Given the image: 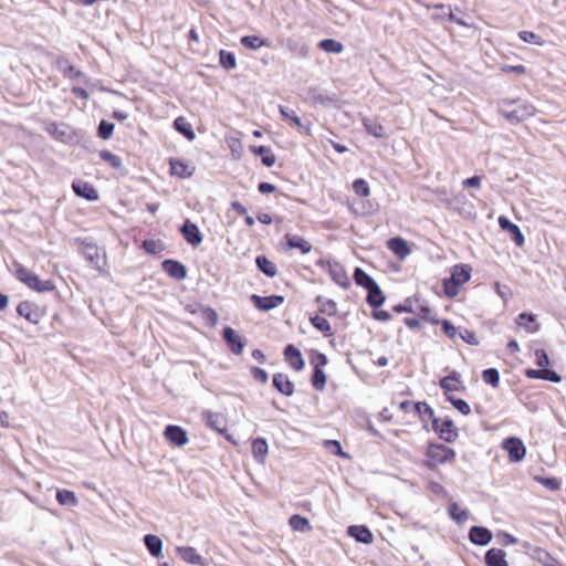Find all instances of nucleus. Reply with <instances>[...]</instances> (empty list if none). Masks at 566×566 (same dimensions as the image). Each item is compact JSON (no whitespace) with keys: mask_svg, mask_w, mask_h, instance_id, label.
Masks as SVG:
<instances>
[{"mask_svg":"<svg viewBox=\"0 0 566 566\" xmlns=\"http://www.w3.org/2000/svg\"><path fill=\"white\" fill-rule=\"evenodd\" d=\"M457 458L454 449L439 442H428L421 465L430 471H437L440 465L453 463Z\"/></svg>","mask_w":566,"mask_h":566,"instance_id":"f257e3e1","label":"nucleus"},{"mask_svg":"<svg viewBox=\"0 0 566 566\" xmlns=\"http://www.w3.org/2000/svg\"><path fill=\"white\" fill-rule=\"evenodd\" d=\"M472 273V268L469 264L460 263L455 264L451 268V276L444 279L442 282L444 294L453 298L455 297L462 286L470 281Z\"/></svg>","mask_w":566,"mask_h":566,"instance_id":"f03ea898","label":"nucleus"},{"mask_svg":"<svg viewBox=\"0 0 566 566\" xmlns=\"http://www.w3.org/2000/svg\"><path fill=\"white\" fill-rule=\"evenodd\" d=\"M13 266L15 279L28 286L30 290L39 293L52 292L55 290V284L53 281L41 280L35 273L25 268L23 264L14 262Z\"/></svg>","mask_w":566,"mask_h":566,"instance_id":"7ed1b4c3","label":"nucleus"},{"mask_svg":"<svg viewBox=\"0 0 566 566\" xmlns=\"http://www.w3.org/2000/svg\"><path fill=\"white\" fill-rule=\"evenodd\" d=\"M535 113V108L533 105L512 101L504 103L501 114L511 123H520L530 117H532Z\"/></svg>","mask_w":566,"mask_h":566,"instance_id":"20e7f679","label":"nucleus"},{"mask_svg":"<svg viewBox=\"0 0 566 566\" xmlns=\"http://www.w3.org/2000/svg\"><path fill=\"white\" fill-rule=\"evenodd\" d=\"M430 428L441 440L448 443L454 442L459 437L458 428L453 420L448 417L434 419V423Z\"/></svg>","mask_w":566,"mask_h":566,"instance_id":"39448f33","label":"nucleus"},{"mask_svg":"<svg viewBox=\"0 0 566 566\" xmlns=\"http://www.w3.org/2000/svg\"><path fill=\"white\" fill-rule=\"evenodd\" d=\"M282 250L284 252L297 250L301 254H308L313 250V244L302 235L287 232L282 242Z\"/></svg>","mask_w":566,"mask_h":566,"instance_id":"423d86ee","label":"nucleus"},{"mask_svg":"<svg viewBox=\"0 0 566 566\" xmlns=\"http://www.w3.org/2000/svg\"><path fill=\"white\" fill-rule=\"evenodd\" d=\"M502 448L507 452L511 462H520L526 454V448L522 440L515 437L505 439Z\"/></svg>","mask_w":566,"mask_h":566,"instance_id":"0eeeda50","label":"nucleus"},{"mask_svg":"<svg viewBox=\"0 0 566 566\" xmlns=\"http://www.w3.org/2000/svg\"><path fill=\"white\" fill-rule=\"evenodd\" d=\"M169 174L170 176L180 178V179H187L190 178L196 170V167L191 165L190 163L179 159V158H169Z\"/></svg>","mask_w":566,"mask_h":566,"instance_id":"6e6552de","label":"nucleus"},{"mask_svg":"<svg viewBox=\"0 0 566 566\" xmlns=\"http://www.w3.org/2000/svg\"><path fill=\"white\" fill-rule=\"evenodd\" d=\"M439 385L443 390L446 399L454 391H463L464 385L461 380V376L457 370H452L448 376L440 379Z\"/></svg>","mask_w":566,"mask_h":566,"instance_id":"1a4fd4ad","label":"nucleus"},{"mask_svg":"<svg viewBox=\"0 0 566 566\" xmlns=\"http://www.w3.org/2000/svg\"><path fill=\"white\" fill-rule=\"evenodd\" d=\"M283 356L285 363L292 368L294 371H301L305 367V360L302 356L301 350L295 347L293 344H289L285 346L283 350Z\"/></svg>","mask_w":566,"mask_h":566,"instance_id":"9d476101","label":"nucleus"},{"mask_svg":"<svg viewBox=\"0 0 566 566\" xmlns=\"http://www.w3.org/2000/svg\"><path fill=\"white\" fill-rule=\"evenodd\" d=\"M279 112L283 119L287 120L289 124L293 127H296L298 132L306 136H312V125L303 124L301 118L296 115V113L293 109H289L284 106H279Z\"/></svg>","mask_w":566,"mask_h":566,"instance_id":"9b49d317","label":"nucleus"},{"mask_svg":"<svg viewBox=\"0 0 566 566\" xmlns=\"http://www.w3.org/2000/svg\"><path fill=\"white\" fill-rule=\"evenodd\" d=\"M250 300L259 311L264 312L279 307L284 303V296L282 295L260 296L252 294Z\"/></svg>","mask_w":566,"mask_h":566,"instance_id":"f8f14e48","label":"nucleus"},{"mask_svg":"<svg viewBox=\"0 0 566 566\" xmlns=\"http://www.w3.org/2000/svg\"><path fill=\"white\" fill-rule=\"evenodd\" d=\"M386 245L388 250L400 261L405 260L411 253V248L408 241L401 237L389 239Z\"/></svg>","mask_w":566,"mask_h":566,"instance_id":"ddd939ff","label":"nucleus"},{"mask_svg":"<svg viewBox=\"0 0 566 566\" xmlns=\"http://www.w3.org/2000/svg\"><path fill=\"white\" fill-rule=\"evenodd\" d=\"M328 273L332 280L343 289L350 286V280L347 275L345 268L339 262H327Z\"/></svg>","mask_w":566,"mask_h":566,"instance_id":"4468645a","label":"nucleus"},{"mask_svg":"<svg viewBox=\"0 0 566 566\" xmlns=\"http://www.w3.org/2000/svg\"><path fill=\"white\" fill-rule=\"evenodd\" d=\"M164 437L167 441L177 447H182L189 441L187 431L176 424H168L165 428Z\"/></svg>","mask_w":566,"mask_h":566,"instance_id":"2eb2a0df","label":"nucleus"},{"mask_svg":"<svg viewBox=\"0 0 566 566\" xmlns=\"http://www.w3.org/2000/svg\"><path fill=\"white\" fill-rule=\"evenodd\" d=\"M72 189L76 196L88 201H97L99 199L98 191L91 182L84 180H75L72 184Z\"/></svg>","mask_w":566,"mask_h":566,"instance_id":"dca6fc26","label":"nucleus"},{"mask_svg":"<svg viewBox=\"0 0 566 566\" xmlns=\"http://www.w3.org/2000/svg\"><path fill=\"white\" fill-rule=\"evenodd\" d=\"M413 410L418 415L424 429H429L434 423V419H438L432 407L426 401H418L413 403Z\"/></svg>","mask_w":566,"mask_h":566,"instance_id":"f3484780","label":"nucleus"},{"mask_svg":"<svg viewBox=\"0 0 566 566\" xmlns=\"http://www.w3.org/2000/svg\"><path fill=\"white\" fill-rule=\"evenodd\" d=\"M223 339L226 340L232 354H242L245 346V342L233 328L226 327L223 329Z\"/></svg>","mask_w":566,"mask_h":566,"instance_id":"a211bd4d","label":"nucleus"},{"mask_svg":"<svg viewBox=\"0 0 566 566\" xmlns=\"http://www.w3.org/2000/svg\"><path fill=\"white\" fill-rule=\"evenodd\" d=\"M499 226L502 230L506 231L510 234L512 241L517 247L524 245V243H525L524 235L521 232L520 228L515 223L511 222L506 217L501 216V217H499Z\"/></svg>","mask_w":566,"mask_h":566,"instance_id":"6ab92c4d","label":"nucleus"},{"mask_svg":"<svg viewBox=\"0 0 566 566\" xmlns=\"http://www.w3.org/2000/svg\"><path fill=\"white\" fill-rule=\"evenodd\" d=\"M180 232L184 239L193 247H197L202 242V234L198 226L188 219L182 224Z\"/></svg>","mask_w":566,"mask_h":566,"instance_id":"aec40b11","label":"nucleus"},{"mask_svg":"<svg viewBox=\"0 0 566 566\" xmlns=\"http://www.w3.org/2000/svg\"><path fill=\"white\" fill-rule=\"evenodd\" d=\"M17 312L20 316L33 324L39 323L41 318L39 307L29 301L20 302L17 306Z\"/></svg>","mask_w":566,"mask_h":566,"instance_id":"412c9836","label":"nucleus"},{"mask_svg":"<svg viewBox=\"0 0 566 566\" xmlns=\"http://www.w3.org/2000/svg\"><path fill=\"white\" fill-rule=\"evenodd\" d=\"M161 268L172 279L184 280L187 276V269L179 261L171 259L165 260L161 263Z\"/></svg>","mask_w":566,"mask_h":566,"instance_id":"4be33fe9","label":"nucleus"},{"mask_svg":"<svg viewBox=\"0 0 566 566\" xmlns=\"http://www.w3.org/2000/svg\"><path fill=\"white\" fill-rule=\"evenodd\" d=\"M273 386L275 389L284 396H292L295 391L294 384L291 381L289 376L283 373H276L273 375Z\"/></svg>","mask_w":566,"mask_h":566,"instance_id":"5701e85b","label":"nucleus"},{"mask_svg":"<svg viewBox=\"0 0 566 566\" xmlns=\"http://www.w3.org/2000/svg\"><path fill=\"white\" fill-rule=\"evenodd\" d=\"M469 538L473 544L486 545L492 539V533L482 526H472L469 532Z\"/></svg>","mask_w":566,"mask_h":566,"instance_id":"b1692460","label":"nucleus"},{"mask_svg":"<svg viewBox=\"0 0 566 566\" xmlns=\"http://www.w3.org/2000/svg\"><path fill=\"white\" fill-rule=\"evenodd\" d=\"M486 566H509L506 554L501 548H491L485 554Z\"/></svg>","mask_w":566,"mask_h":566,"instance_id":"393cba45","label":"nucleus"},{"mask_svg":"<svg viewBox=\"0 0 566 566\" xmlns=\"http://www.w3.org/2000/svg\"><path fill=\"white\" fill-rule=\"evenodd\" d=\"M251 151L261 157V161L266 167H272L275 161L276 157L273 154L272 149L268 146H251Z\"/></svg>","mask_w":566,"mask_h":566,"instance_id":"a878e982","label":"nucleus"},{"mask_svg":"<svg viewBox=\"0 0 566 566\" xmlns=\"http://www.w3.org/2000/svg\"><path fill=\"white\" fill-rule=\"evenodd\" d=\"M363 125L366 132L376 138H385L387 136L385 127L376 118H364Z\"/></svg>","mask_w":566,"mask_h":566,"instance_id":"bb28decb","label":"nucleus"},{"mask_svg":"<svg viewBox=\"0 0 566 566\" xmlns=\"http://www.w3.org/2000/svg\"><path fill=\"white\" fill-rule=\"evenodd\" d=\"M525 375L531 379H544L557 382L560 380V377L553 370L547 368L541 369H527Z\"/></svg>","mask_w":566,"mask_h":566,"instance_id":"cd10ccee","label":"nucleus"},{"mask_svg":"<svg viewBox=\"0 0 566 566\" xmlns=\"http://www.w3.org/2000/svg\"><path fill=\"white\" fill-rule=\"evenodd\" d=\"M348 533L350 536L364 544H370L374 539L373 533L364 525L350 526Z\"/></svg>","mask_w":566,"mask_h":566,"instance_id":"c85d7f7f","label":"nucleus"},{"mask_svg":"<svg viewBox=\"0 0 566 566\" xmlns=\"http://www.w3.org/2000/svg\"><path fill=\"white\" fill-rule=\"evenodd\" d=\"M311 324L319 331L325 337L334 336V331L331 323L321 315H314L310 317Z\"/></svg>","mask_w":566,"mask_h":566,"instance_id":"c756f323","label":"nucleus"},{"mask_svg":"<svg viewBox=\"0 0 566 566\" xmlns=\"http://www.w3.org/2000/svg\"><path fill=\"white\" fill-rule=\"evenodd\" d=\"M315 302L318 306V312L328 316H334L337 313V304L334 300L325 298L322 295H317Z\"/></svg>","mask_w":566,"mask_h":566,"instance_id":"7c9ffc66","label":"nucleus"},{"mask_svg":"<svg viewBox=\"0 0 566 566\" xmlns=\"http://www.w3.org/2000/svg\"><path fill=\"white\" fill-rule=\"evenodd\" d=\"M174 128L178 133L182 134L188 140H193L196 137L191 124L184 116H179L174 120Z\"/></svg>","mask_w":566,"mask_h":566,"instance_id":"2f4dec72","label":"nucleus"},{"mask_svg":"<svg viewBox=\"0 0 566 566\" xmlns=\"http://www.w3.org/2000/svg\"><path fill=\"white\" fill-rule=\"evenodd\" d=\"M148 552L154 557H160L163 554V542L157 535L148 534L144 538Z\"/></svg>","mask_w":566,"mask_h":566,"instance_id":"473e14b6","label":"nucleus"},{"mask_svg":"<svg viewBox=\"0 0 566 566\" xmlns=\"http://www.w3.org/2000/svg\"><path fill=\"white\" fill-rule=\"evenodd\" d=\"M255 263L261 272L269 277H274L277 274L276 265L265 255L256 256Z\"/></svg>","mask_w":566,"mask_h":566,"instance_id":"72a5a7b5","label":"nucleus"},{"mask_svg":"<svg viewBox=\"0 0 566 566\" xmlns=\"http://www.w3.org/2000/svg\"><path fill=\"white\" fill-rule=\"evenodd\" d=\"M241 44L249 50H258L261 46H269L270 42L259 35H245L240 40Z\"/></svg>","mask_w":566,"mask_h":566,"instance_id":"f704fd0d","label":"nucleus"},{"mask_svg":"<svg viewBox=\"0 0 566 566\" xmlns=\"http://www.w3.org/2000/svg\"><path fill=\"white\" fill-rule=\"evenodd\" d=\"M367 292V303L371 307L377 308L385 302V296L377 283L368 289Z\"/></svg>","mask_w":566,"mask_h":566,"instance_id":"c9c22d12","label":"nucleus"},{"mask_svg":"<svg viewBox=\"0 0 566 566\" xmlns=\"http://www.w3.org/2000/svg\"><path fill=\"white\" fill-rule=\"evenodd\" d=\"M289 525L296 532H310L312 530L310 521L298 514H294L289 518Z\"/></svg>","mask_w":566,"mask_h":566,"instance_id":"e433bc0d","label":"nucleus"},{"mask_svg":"<svg viewBox=\"0 0 566 566\" xmlns=\"http://www.w3.org/2000/svg\"><path fill=\"white\" fill-rule=\"evenodd\" d=\"M354 280L357 285L363 286L366 290L376 284L375 280L360 268L355 269Z\"/></svg>","mask_w":566,"mask_h":566,"instance_id":"4c0bfd02","label":"nucleus"},{"mask_svg":"<svg viewBox=\"0 0 566 566\" xmlns=\"http://www.w3.org/2000/svg\"><path fill=\"white\" fill-rule=\"evenodd\" d=\"M56 501L60 505L76 506L78 500L73 491L70 490H57Z\"/></svg>","mask_w":566,"mask_h":566,"instance_id":"58836bf2","label":"nucleus"},{"mask_svg":"<svg viewBox=\"0 0 566 566\" xmlns=\"http://www.w3.org/2000/svg\"><path fill=\"white\" fill-rule=\"evenodd\" d=\"M268 442L263 438H256L252 442V453L255 459L263 461L268 454Z\"/></svg>","mask_w":566,"mask_h":566,"instance_id":"ea45409f","label":"nucleus"},{"mask_svg":"<svg viewBox=\"0 0 566 566\" xmlns=\"http://www.w3.org/2000/svg\"><path fill=\"white\" fill-rule=\"evenodd\" d=\"M311 384L312 386L318 390L322 391L325 388L326 385V375L323 370V368L314 367L312 377H311Z\"/></svg>","mask_w":566,"mask_h":566,"instance_id":"a19ab883","label":"nucleus"},{"mask_svg":"<svg viewBox=\"0 0 566 566\" xmlns=\"http://www.w3.org/2000/svg\"><path fill=\"white\" fill-rule=\"evenodd\" d=\"M179 556L187 563L198 564L201 559V556L197 554L196 549L190 546L178 547Z\"/></svg>","mask_w":566,"mask_h":566,"instance_id":"79ce46f5","label":"nucleus"},{"mask_svg":"<svg viewBox=\"0 0 566 566\" xmlns=\"http://www.w3.org/2000/svg\"><path fill=\"white\" fill-rule=\"evenodd\" d=\"M45 130L57 140H64L67 137V133L64 129L63 125L57 124L55 122L48 123L45 126Z\"/></svg>","mask_w":566,"mask_h":566,"instance_id":"37998d69","label":"nucleus"},{"mask_svg":"<svg viewBox=\"0 0 566 566\" xmlns=\"http://www.w3.org/2000/svg\"><path fill=\"white\" fill-rule=\"evenodd\" d=\"M317 46L328 53H340L344 49L343 44L334 39H324Z\"/></svg>","mask_w":566,"mask_h":566,"instance_id":"c03bdc74","label":"nucleus"},{"mask_svg":"<svg viewBox=\"0 0 566 566\" xmlns=\"http://www.w3.org/2000/svg\"><path fill=\"white\" fill-rule=\"evenodd\" d=\"M99 157L103 161L108 164L112 168L118 169L122 167V158L115 154H113L111 150L103 149L99 151Z\"/></svg>","mask_w":566,"mask_h":566,"instance_id":"a18cd8bd","label":"nucleus"},{"mask_svg":"<svg viewBox=\"0 0 566 566\" xmlns=\"http://www.w3.org/2000/svg\"><path fill=\"white\" fill-rule=\"evenodd\" d=\"M219 62L226 70H232L237 66V59L232 52L221 50L219 52Z\"/></svg>","mask_w":566,"mask_h":566,"instance_id":"49530a36","label":"nucleus"},{"mask_svg":"<svg viewBox=\"0 0 566 566\" xmlns=\"http://www.w3.org/2000/svg\"><path fill=\"white\" fill-rule=\"evenodd\" d=\"M518 326L524 327L527 332L534 333L537 331L535 325V316L532 314L522 313L517 317Z\"/></svg>","mask_w":566,"mask_h":566,"instance_id":"de8ad7c7","label":"nucleus"},{"mask_svg":"<svg viewBox=\"0 0 566 566\" xmlns=\"http://www.w3.org/2000/svg\"><path fill=\"white\" fill-rule=\"evenodd\" d=\"M482 379L485 384L491 385L493 388H497L500 385V374L495 368H488L482 371Z\"/></svg>","mask_w":566,"mask_h":566,"instance_id":"09e8293b","label":"nucleus"},{"mask_svg":"<svg viewBox=\"0 0 566 566\" xmlns=\"http://www.w3.org/2000/svg\"><path fill=\"white\" fill-rule=\"evenodd\" d=\"M353 190L354 192L358 196V197H361V198H366L370 195V188H369V185L368 182L363 179V178H358V179H355L353 181Z\"/></svg>","mask_w":566,"mask_h":566,"instance_id":"8fccbe9b","label":"nucleus"},{"mask_svg":"<svg viewBox=\"0 0 566 566\" xmlns=\"http://www.w3.org/2000/svg\"><path fill=\"white\" fill-rule=\"evenodd\" d=\"M447 401H449L462 415L468 416L471 413V408L465 400L455 398L453 396H448Z\"/></svg>","mask_w":566,"mask_h":566,"instance_id":"3c124183","label":"nucleus"},{"mask_svg":"<svg viewBox=\"0 0 566 566\" xmlns=\"http://www.w3.org/2000/svg\"><path fill=\"white\" fill-rule=\"evenodd\" d=\"M418 314L423 321L432 325H438L440 323V319L437 318L436 313L427 305L420 306Z\"/></svg>","mask_w":566,"mask_h":566,"instance_id":"603ef678","label":"nucleus"},{"mask_svg":"<svg viewBox=\"0 0 566 566\" xmlns=\"http://www.w3.org/2000/svg\"><path fill=\"white\" fill-rule=\"evenodd\" d=\"M518 38L526 43H532L536 45H543L545 43L541 35L532 31H521L518 32Z\"/></svg>","mask_w":566,"mask_h":566,"instance_id":"864d4df0","label":"nucleus"},{"mask_svg":"<svg viewBox=\"0 0 566 566\" xmlns=\"http://www.w3.org/2000/svg\"><path fill=\"white\" fill-rule=\"evenodd\" d=\"M449 513L451 517L458 523H462L468 518V512L465 510H462L457 503H452L449 506Z\"/></svg>","mask_w":566,"mask_h":566,"instance_id":"5fc2aeb1","label":"nucleus"},{"mask_svg":"<svg viewBox=\"0 0 566 566\" xmlns=\"http://www.w3.org/2000/svg\"><path fill=\"white\" fill-rule=\"evenodd\" d=\"M114 127L113 123L102 120L98 125V136L104 140L109 139L113 135Z\"/></svg>","mask_w":566,"mask_h":566,"instance_id":"6e6d98bb","label":"nucleus"},{"mask_svg":"<svg viewBox=\"0 0 566 566\" xmlns=\"http://www.w3.org/2000/svg\"><path fill=\"white\" fill-rule=\"evenodd\" d=\"M324 447L328 449L332 453L339 455V457H346V453L343 451L342 444L337 440H324L323 442Z\"/></svg>","mask_w":566,"mask_h":566,"instance_id":"4d7b16f0","label":"nucleus"},{"mask_svg":"<svg viewBox=\"0 0 566 566\" xmlns=\"http://www.w3.org/2000/svg\"><path fill=\"white\" fill-rule=\"evenodd\" d=\"M438 325H441L443 333L450 338L454 339L457 336V327L448 319H442Z\"/></svg>","mask_w":566,"mask_h":566,"instance_id":"13d9d810","label":"nucleus"},{"mask_svg":"<svg viewBox=\"0 0 566 566\" xmlns=\"http://www.w3.org/2000/svg\"><path fill=\"white\" fill-rule=\"evenodd\" d=\"M250 373H251L252 377L256 381H259L261 384H266L268 382L269 375H268V373L264 369H262L260 367H252L250 369Z\"/></svg>","mask_w":566,"mask_h":566,"instance_id":"bf43d9fd","label":"nucleus"},{"mask_svg":"<svg viewBox=\"0 0 566 566\" xmlns=\"http://www.w3.org/2000/svg\"><path fill=\"white\" fill-rule=\"evenodd\" d=\"M434 8L436 9H439V10H444V9H448V13H447V17L450 21L459 24V25H467V23L464 21H462L461 19L457 18L452 10L450 9V7L443 4V3H439V4H434Z\"/></svg>","mask_w":566,"mask_h":566,"instance_id":"052dcab7","label":"nucleus"},{"mask_svg":"<svg viewBox=\"0 0 566 566\" xmlns=\"http://www.w3.org/2000/svg\"><path fill=\"white\" fill-rule=\"evenodd\" d=\"M461 338L467 343V344H470V345H478L479 344V340L476 338V335L474 332L472 331H469V329H464L463 333L460 334Z\"/></svg>","mask_w":566,"mask_h":566,"instance_id":"680f3d73","label":"nucleus"},{"mask_svg":"<svg viewBox=\"0 0 566 566\" xmlns=\"http://www.w3.org/2000/svg\"><path fill=\"white\" fill-rule=\"evenodd\" d=\"M482 178L480 176H473L471 178H467L462 181L464 188H476L481 187Z\"/></svg>","mask_w":566,"mask_h":566,"instance_id":"e2e57ef3","label":"nucleus"},{"mask_svg":"<svg viewBox=\"0 0 566 566\" xmlns=\"http://www.w3.org/2000/svg\"><path fill=\"white\" fill-rule=\"evenodd\" d=\"M501 71L503 73H517V74H524L526 72V67L522 64L517 65H503L501 67Z\"/></svg>","mask_w":566,"mask_h":566,"instance_id":"0e129e2a","label":"nucleus"},{"mask_svg":"<svg viewBox=\"0 0 566 566\" xmlns=\"http://www.w3.org/2000/svg\"><path fill=\"white\" fill-rule=\"evenodd\" d=\"M535 356H536V363L541 368H545L548 365L549 361H548V357H547L545 350L537 349L535 352Z\"/></svg>","mask_w":566,"mask_h":566,"instance_id":"69168bd1","label":"nucleus"},{"mask_svg":"<svg viewBox=\"0 0 566 566\" xmlns=\"http://www.w3.org/2000/svg\"><path fill=\"white\" fill-rule=\"evenodd\" d=\"M327 357L323 353H316L315 356L312 358V364L314 367L323 368L327 365Z\"/></svg>","mask_w":566,"mask_h":566,"instance_id":"338daca9","label":"nucleus"},{"mask_svg":"<svg viewBox=\"0 0 566 566\" xmlns=\"http://www.w3.org/2000/svg\"><path fill=\"white\" fill-rule=\"evenodd\" d=\"M143 248L148 253H157L158 249H159V243L157 241H155V240H145L143 242Z\"/></svg>","mask_w":566,"mask_h":566,"instance_id":"774afa93","label":"nucleus"}]
</instances>
